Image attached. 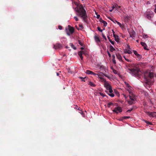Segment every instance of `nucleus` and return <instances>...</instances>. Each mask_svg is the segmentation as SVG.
<instances>
[{
	"label": "nucleus",
	"instance_id": "f257e3e1",
	"mask_svg": "<svg viewBox=\"0 0 156 156\" xmlns=\"http://www.w3.org/2000/svg\"><path fill=\"white\" fill-rule=\"evenodd\" d=\"M126 71L133 76H137L139 75L140 69L134 64H129L126 66Z\"/></svg>",
	"mask_w": 156,
	"mask_h": 156
},
{
	"label": "nucleus",
	"instance_id": "f03ea898",
	"mask_svg": "<svg viewBox=\"0 0 156 156\" xmlns=\"http://www.w3.org/2000/svg\"><path fill=\"white\" fill-rule=\"evenodd\" d=\"M78 7L80 9L76 10V12L78 13V16H80L84 22H86L87 21L88 17L86 10L82 4H79Z\"/></svg>",
	"mask_w": 156,
	"mask_h": 156
},
{
	"label": "nucleus",
	"instance_id": "7ed1b4c3",
	"mask_svg": "<svg viewBox=\"0 0 156 156\" xmlns=\"http://www.w3.org/2000/svg\"><path fill=\"white\" fill-rule=\"evenodd\" d=\"M144 77L145 83L149 84L151 79L154 77L153 73L149 70L145 71L144 73Z\"/></svg>",
	"mask_w": 156,
	"mask_h": 156
},
{
	"label": "nucleus",
	"instance_id": "20e7f679",
	"mask_svg": "<svg viewBox=\"0 0 156 156\" xmlns=\"http://www.w3.org/2000/svg\"><path fill=\"white\" fill-rule=\"evenodd\" d=\"M127 90L128 91L129 94V97L130 99L132 101H135L136 100V97L129 90V89H128Z\"/></svg>",
	"mask_w": 156,
	"mask_h": 156
},
{
	"label": "nucleus",
	"instance_id": "39448f33",
	"mask_svg": "<svg viewBox=\"0 0 156 156\" xmlns=\"http://www.w3.org/2000/svg\"><path fill=\"white\" fill-rule=\"evenodd\" d=\"M69 32H67V34L68 35H70L71 34L73 33L74 31V29L73 27H71L70 25L68 26Z\"/></svg>",
	"mask_w": 156,
	"mask_h": 156
},
{
	"label": "nucleus",
	"instance_id": "423d86ee",
	"mask_svg": "<svg viewBox=\"0 0 156 156\" xmlns=\"http://www.w3.org/2000/svg\"><path fill=\"white\" fill-rule=\"evenodd\" d=\"M99 73H97L96 75H97V76H98L99 78L100 79H101L102 78H103L102 77L103 76V75H104L105 76L107 77L108 78H109V79L110 78L109 76H108L106 74L104 73H102L101 72H99Z\"/></svg>",
	"mask_w": 156,
	"mask_h": 156
},
{
	"label": "nucleus",
	"instance_id": "0eeeda50",
	"mask_svg": "<svg viewBox=\"0 0 156 156\" xmlns=\"http://www.w3.org/2000/svg\"><path fill=\"white\" fill-rule=\"evenodd\" d=\"M99 68L100 69L101 71H102L104 73H106L108 71L107 67L103 65L100 66Z\"/></svg>",
	"mask_w": 156,
	"mask_h": 156
},
{
	"label": "nucleus",
	"instance_id": "6e6552de",
	"mask_svg": "<svg viewBox=\"0 0 156 156\" xmlns=\"http://www.w3.org/2000/svg\"><path fill=\"white\" fill-rule=\"evenodd\" d=\"M53 48L55 49H60L62 48V46L59 43H56L54 45Z\"/></svg>",
	"mask_w": 156,
	"mask_h": 156
},
{
	"label": "nucleus",
	"instance_id": "1a4fd4ad",
	"mask_svg": "<svg viewBox=\"0 0 156 156\" xmlns=\"http://www.w3.org/2000/svg\"><path fill=\"white\" fill-rule=\"evenodd\" d=\"M122 111L121 107H116L114 110H112V111L114 112L118 113V111L119 112H121Z\"/></svg>",
	"mask_w": 156,
	"mask_h": 156
},
{
	"label": "nucleus",
	"instance_id": "9d476101",
	"mask_svg": "<svg viewBox=\"0 0 156 156\" xmlns=\"http://www.w3.org/2000/svg\"><path fill=\"white\" fill-rule=\"evenodd\" d=\"M154 13L152 12H150L149 13L147 14L146 17L147 18L150 20L153 17Z\"/></svg>",
	"mask_w": 156,
	"mask_h": 156
},
{
	"label": "nucleus",
	"instance_id": "9b49d317",
	"mask_svg": "<svg viewBox=\"0 0 156 156\" xmlns=\"http://www.w3.org/2000/svg\"><path fill=\"white\" fill-rule=\"evenodd\" d=\"M131 37L133 38L135 37V32L133 30H131L128 31Z\"/></svg>",
	"mask_w": 156,
	"mask_h": 156
},
{
	"label": "nucleus",
	"instance_id": "f8f14e48",
	"mask_svg": "<svg viewBox=\"0 0 156 156\" xmlns=\"http://www.w3.org/2000/svg\"><path fill=\"white\" fill-rule=\"evenodd\" d=\"M147 114L150 116L152 117H156V112H148Z\"/></svg>",
	"mask_w": 156,
	"mask_h": 156
},
{
	"label": "nucleus",
	"instance_id": "ddd939ff",
	"mask_svg": "<svg viewBox=\"0 0 156 156\" xmlns=\"http://www.w3.org/2000/svg\"><path fill=\"white\" fill-rule=\"evenodd\" d=\"M86 73L88 74L93 75L95 76L96 75V73H95L92 71L89 70H87Z\"/></svg>",
	"mask_w": 156,
	"mask_h": 156
},
{
	"label": "nucleus",
	"instance_id": "4468645a",
	"mask_svg": "<svg viewBox=\"0 0 156 156\" xmlns=\"http://www.w3.org/2000/svg\"><path fill=\"white\" fill-rule=\"evenodd\" d=\"M104 86L106 87L107 90L109 89V88L110 89V87H112L110 84L108 83H104Z\"/></svg>",
	"mask_w": 156,
	"mask_h": 156
},
{
	"label": "nucleus",
	"instance_id": "2eb2a0df",
	"mask_svg": "<svg viewBox=\"0 0 156 156\" xmlns=\"http://www.w3.org/2000/svg\"><path fill=\"white\" fill-rule=\"evenodd\" d=\"M116 56L117 57V58L120 61H122V58L121 56V55L119 53H118L116 54Z\"/></svg>",
	"mask_w": 156,
	"mask_h": 156
},
{
	"label": "nucleus",
	"instance_id": "dca6fc26",
	"mask_svg": "<svg viewBox=\"0 0 156 156\" xmlns=\"http://www.w3.org/2000/svg\"><path fill=\"white\" fill-rule=\"evenodd\" d=\"M99 21H100V22L103 23L104 25V26L106 27V26H107V23L106 21L103 20L102 19V18H101L100 19Z\"/></svg>",
	"mask_w": 156,
	"mask_h": 156
},
{
	"label": "nucleus",
	"instance_id": "f3484780",
	"mask_svg": "<svg viewBox=\"0 0 156 156\" xmlns=\"http://www.w3.org/2000/svg\"><path fill=\"white\" fill-rule=\"evenodd\" d=\"M114 37L115 39V40L117 42L119 41V36L118 35H115V34H114Z\"/></svg>",
	"mask_w": 156,
	"mask_h": 156
},
{
	"label": "nucleus",
	"instance_id": "a211bd4d",
	"mask_svg": "<svg viewBox=\"0 0 156 156\" xmlns=\"http://www.w3.org/2000/svg\"><path fill=\"white\" fill-rule=\"evenodd\" d=\"M94 39L96 42L97 43L100 42V40L99 37L97 36H94Z\"/></svg>",
	"mask_w": 156,
	"mask_h": 156
},
{
	"label": "nucleus",
	"instance_id": "6ab92c4d",
	"mask_svg": "<svg viewBox=\"0 0 156 156\" xmlns=\"http://www.w3.org/2000/svg\"><path fill=\"white\" fill-rule=\"evenodd\" d=\"M124 53L125 54L128 53V54H131L132 53L131 51L129 50H128L127 49H125L124 50Z\"/></svg>",
	"mask_w": 156,
	"mask_h": 156
},
{
	"label": "nucleus",
	"instance_id": "aec40b11",
	"mask_svg": "<svg viewBox=\"0 0 156 156\" xmlns=\"http://www.w3.org/2000/svg\"><path fill=\"white\" fill-rule=\"evenodd\" d=\"M140 44L141 45L144 47V48L145 50H147V48L146 47L147 46V45L144 42H141Z\"/></svg>",
	"mask_w": 156,
	"mask_h": 156
},
{
	"label": "nucleus",
	"instance_id": "412c9836",
	"mask_svg": "<svg viewBox=\"0 0 156 156\" xmlns=\"http://www.w3.org/2000/svg\"><path fill=\"white\" fill-rule=\"evenodd\" d=\"M115 22L117 23V24L120 26V27L122 28H123L124 27V26L123 25H122L119 22L117 21L116 20L115 21Z\"/></svg>",
	"mask_w": 156,
	"mask_h": 156
},
{
	"label": "nucleus",
	"instance_id": "4be33fe9",
	"mask_svg": "<svg viewBox=\"0 0 156 156\" xmlns=\"http://www.w3.org/2000/svg\"><path fill=\"white\" fill-rule=\"evenodd\" d=\"M135 101L132 100H129L127 101L128 103L130 105H131L135 103L134 102Z\"/></svg>",
	"mask_w": 156,
	"mask_h": 156
},
{
	"label": "nucleus",
	"instance_id": "5701e85b",
	"mask_svg": "<svg viewBox=\"0 0 156 156\" xmlns=\"http://www.w3.org/2000/svg\"><path fill=\"white\" fill-rule=\"evenodd\" d=\"M112 62L114 64H116V62L115 59V57L114 55H112Z\"/></svg>",
	"mask_w": 156,
	"mask_h": 156
},
{
	"label": "nucleus",
	"instance_id": "b1692460",
	"mask_svg": "<svg viewBox=\"0 0 156 156\" xmlns=\"http://www.w3.org/2000/svg\"><path fill=\"white\" fill-rule=\"evenodd\" d=\"M109 48H110V51L111 52H113V51H114L115 50V49L111 45L110 46Z\"/></svg>",
	"mask_w": 156,
	"mask_h": 156
},
{
	"label": "nucleus",
	"instance_id": "393cba45",
	"mask_svg": "<svg viewBox=\"0 0 156 156\" xmlns=\"http://www.w3.org/2000/svg\"><path fill=\"white\" fill-rule=\"evenodd\" d=\"M105 92L110 96H111L112 97H113L114 96V94L112 93H111V94H109L108 93V91L106 90L105 91Z\"/></svg>",
	"mask_w": 156,
	"mask_h": 156
},
{
	"label": "nucleus",
	"instance_id": "a878e982",
	"mask_svg": "<svg viewBox=\"0 0 156 156\" xmlns=\"http://www.w3.org/2000/svg\"><path fill=\"white\" fill-rule=\"evenodd\" d=\"M108 38L109 40V41L113 45H114L115 44V41H112L110 39V37L108 36Z\"/></svg>",
	"mask_w": 156,
	"mask_h": 156
},
{
	"label": "nucleus",
	"instance_id": "bb28decb",
	"mask_svg": "<svg viewBox=\"0 0 156 156\" xmlns=\"http://www.w3.org/2000/svg\"><path fill=\"white\" fill-rule=\"evenodd\" d=\"M88 84L92 87H95L96 86L95 84L91 81L89 82Z\"/></svg>",
	"mask_w": 156,
	"mask_h": 156
},
{
	"label": "nucleus",
	"instance_id": "cd10ccee",
	"mask_svg": "<svg viewBox=\"0 0 156 156\" xmlns=\"http://www.w3.org/2000/svg\"><path fill=\"white\" fill-rule=\"evenodd\" d=\"M124 20H126L127 21H128L130 19V17L129 16H125L124 17Z\"/></svg>",
	"mask_w": 156,
	"mask_h": 156
},
{
	"label": "nucleus",
	"instance_id": "c85d7f7f",
	"mask_svg": "<svg viewBox=\"0 0 156 156\" xmlns=\"http://www.w3.org/2000/svg\"><path fill=\"white\" fill-rule=\"evenodd\" d=\"M70 46L72 48H73L74 49V50L76 49V47H75L74 45L72 43H70Z\"/></svg>",
	"mask_w": 156,
	"mask_h": 156
},
{
	"label": "nucleus",
	"instance_id": "c756f323",
	"mask_svg": "<svg viewBox=\"0 0 156 156\" xmlns=\"http://www.w3.org/2000/svg\"><path fill=\"white\" fill-rule=\"evenodd\" d=\"M78 44H80L81 46H83V44L81 40H78Z\"/></svg>",
	"mask_w": 156,
	"mask_h": 156
},
{
	"label": "nucleus",
	"instance_id": "7c9ffc66",
	"mask_svg": "<svg viewBox=\"0 0 156 156\" xmlns=\"http://www.w3.org/2000/svg\"><path fill=\"white\" fill-rule=\"evenodd\" d=\"M101 79V82H104V83H107L106 81V80L105 79L102 78Z\"/></svg>",
	"mask_w": 156,
	"mask_h": 156
},
{
	"label": "nucleus",
	"instance_id": "2f4dec72",
	"mask_svg": "<svg viewBox=\"0 0 156 156\" xmlns=\"http://www.w3.org/2000/svg\"><path fill=\"white\" fill-rule=\"evenodd\" d=\"M114 92L117 96H119V93L117 90H114Z\"/></svg>",
	"mask_w": 156,
	"mask_h": 156
},
{
	"label": "nucleus",
	"instance_id": "473e14b6",
	"mask_svg": "<svg viewBox=\"0 0 156 156\" xmlns=\"http://www.w3.org/2000/svg\"><path fill=\"white\" fill-rule=\"evenodd\" d=\"M136 56L138 59V60H140L142 57L139 54H138V55H137Z\"/></svg>",
	"mask_w": 156,
	"mask_h": 156
},
{
	"label": "nucleus",
	"instance_id": "72a5a7b5",
	"mask_svg": "<svg viewBox=\"0 0 156 156\" xmlns=\"http://www.w3.org/2000/svg\"><path fill=\"white\" fill-rule=\"evenodd\" d=\"M113 105V103L112 102H110L108 104L107 106L108 108H110V106Z\"/></svg>",
	"mask_w": 156,
	"mask_h": 156
},
{
	"label": "nucleus",
	"instance_id": "f704fd0d",
	"mask_svg": "<svg viewBox=\"0 0 156 156\" xmlns=\"http://www.w3.org/2000/svg\"><path fill=\"white\" fill-rule=\"evenodd\" d=\"M112 71L113 73L115 74H118V72L115 69H112Z\"/></svg>",
	"mask_w": 156,
	"mask_h": 156
},
{
	"label": "nucleus",
	"instance_id": "c9c22d12",
	"mask_svg": "<svg viewBox=\"0 0 156 156\" xmlns=\"http://www.w3.org/2000/svg\"><path fill=\"white\" fill-rule=\"evenodd\" d=\"M108 18L112 21L114 23H116V22H115V20H113L110 17H108Z\"/></svg>",
	"mask_w": 156,
	"mask_h": 156
},
{
	"label": "nucleus",
	"instance_id": "e433bc0d",
	"mask_svg": "<svg viewBox=\"0 0 156 156\" xmlns=\"http://www.w3.org/2000/svg\"><path fill=\"white\" fill-rule=\"evenodd\" d=\"M83 51H80L78 52V54L79 55H83Z\"/></svg>",
	"mask_w": 156,
	"mask_h": 156
},
{
	"label": "nucleus",
	"instance_id": "4c0bfd02",
	"mask_svg": "<svg viewBox=\"0 0 156 156\" xmlns=\"http://www.w3.org/2000/svg\"><path fill=\"white\" fill-rule=\"evenodd\" d=\"M108 90H109V92L111 93L113 92L112 87H110V88H109V89H108Z\"/></svg>",
	"mask_w": 156,
	"mask_h": 156
},
{
	"label": "nucleus",
	"instance_id": "58836bf2",
	"mask_svg": "<svg viewBox=\"0 0 156 156\" xmlns=\"http://www.w3.org/2000/svg\"><path fill=\"white\" fill-rule=\"evenodd\" d=\"M145 122L147 124H148V125H152V123L151 122H148L147 121H145Z\"/></svg>",
	"mask_w": 156,
	"mask_h": 156
},
{
	"label": "nucleus",
	"instance_id": "ea45409f",
	"mask_svg": "<svg viewBox=\"0 0 156 156\" xmlns=\"http://www.w3.org/2000/svg\"><path fill=\"white\" fill-rule=\"evenodd\" d=\"M80 78L82 80V81H85V79H86V77H80Z\"/></svg>",
	"mask_w": 156,
	"mask_h": 156
},
{
	"label": "nucleus",
	"instance_id": "a19ab883",
	"mask_svg": "<svg viewBox=\"0 0 156 156\" xmlns=\"http://www.w3.org/2000/svg\"><path fill=\"white\" fill-rule=\"evenodd\" d=\"M73 3H74V4L76 5L77 7H78L79 6V4L77 2H73Z\"/></svg>",
	"mask_w": 156,
	"mask_h": 156
},
{
	"label": "nucleus",
	"instance_id": "79ce46f5",
	"mask_svg": "<svg viewBox=\"0 0 156 156\" xmlns=\"http://www.w3.org/2000/svg\"><path fill=\"white\" fill-rule=\"evenodd\" d=\"M133 52L134 54L136 56L137 55H138L139 54L136 51H133Z\"/></svg>",
	"mask_w": 156,
	"mask_h": 156
},
{
	"label": "nucleus",
	"instance_id": "37998d69",
	"mask_svg": "<svg viewBox=\"0 0 156 156\" xmlns=\"http://www.w3.org/2000/svg\"><path fill=\"white\" fill-rule=\"evenodd\" d=\"M98 30L100 32H102V30L101 29L100 27H98L97 28Z\"/></svg>",
	"mask_w": 156,
	"mask_h": 156
},
{
	"label": "nucleus",
	"instance_id": "c03bdc74",
	"mask_svg": "<svg viewBox=\"0 0 156 156\" xmlns=\"http://www.w3.org/2000/svg\"><path fill=\"white\" fill-rule=\"evenodd\" d=\"M123 118L124 119H127L129 118H130V116H124Z\"/></svg>",
	"mask_w": 156,
	"mask_h": 156
},
{
	"label": "nucleus",
	"instance_id": "a18cd8bd",
	"mask_svg": "<svg viewBox=\"0 0 156 156\" xmlns=\"http://www.w3.org/2000/svg\"><path fill=\"white\" fill-rule=\"evenodd\" d=\"M102 36L103 37V38L105 39V40H106V37L105 36V35L104 34H103L102 33Z\"/></svg>",
	"mask_w": 156,
	"mask_h": 156
},
{
	"label": "nucleus",
	"instance_id": "49530a36",
	"mask_svg": "<svg viewBox=\"0 0 156 156\" xmlns=\"http://www.w3.org/2000/svg\"><path fill=\"white\" fill-rule=\"evenodd\" d=\"M143 37L144 38H146L148 37L147 35L144 34L143 35Z\"/></svg>",
	"mask_w": 156,
	"mask_h": 156
},
{
	"label": "nucleus",
	"instance_id": "de8ad7c7",
	"mask_svg": "<svg viewBox=\"0 0 156 156\" xmlns=\"http://www.w3.org/2000/svg\"><path fill=\"white\" fill-rule=\"evenodd\" d=\"M126 85L127 87L129 88V89H130V88L131 87L129 86V84L128 83H126Z\"/></svg>",
	"mask_w": 156,
	"mask_h": 156
},
{
	"label": "nucleus",
	"instance_id": "09e8293b",
	"mask_svg": "<svg viewBox=\"0 0 156 156\" xmlns=\"http://www.w3.org/2000/svg\"><path fill=\"white\" fill-rule=\"evenodd\" d=\"M100 94V95L103 97H105V96H106L105 94L103 93H101Z\"/></svg>",
	"mask_w": 156,
	"mask_h": 156
},
{
	"label": "nucleus",
	"instance_id": "8fccbe9b",
	"mask_svg": "<svg viewBox=\"0 0 156 156\" xmlns=\"http://www.w3.org/2000/svg\"><path fill=\"white\" fill-rule=\"evenodd\" d=\"M74 19L76 21H78V19L77 17L76 16H74Z\"/></svg>",
	"mask_w": 156,
	"mask_h": 156
},
{
	"label": "nucleus",
	"instance_id": "3c124183",
	"mask_svg": "<svg viewBox=\"0 0 156 156\" xmlns=\"http://www.w3.org/2000/svg\"><path fill=\"white\" fill-rule=\"evenodd\" d=\"M59 29L60 30H62V27L61 26H58V27Z\"/></svg>",
	"mask_w": 156,
	"mask_h": 156
},
{
	"label": "nucleus",
	"instance_id": "603ef678",
	"mask_svg": "<svg viewBox=\"0 0 156 156\" xmlns=\"http://www.w3.org/2000/svg\"><path fill=\"white\" fill-rule=\"evenodd\" d=\"M79 27L80 28H81L82 29L83 28V26L81 24H80L79 25Z\"/></svg>",
	"mask_w": 156,
	"mask_h": 156
},
{
	"label": "nucleus",
	"instance_id": "864d4df0",
	"mask_svg": "<svg viewBox=\"0 0 156 156\" xmlns=\"http://www.w3.org/2000/svg\"><path fill=\"white\" fill-rule=\"evenodd\" d=\"M107 53H108V54L109 57H111V54H110V53H109V52L108 51Z\"/></svg>",
	"mask_w": 156,
	"mask_h": 156
},
{
	"label": "nucleus",
	"instance_id": "5fc2aeb1",
	"mask_svg": "<svg viewBox=\"0 0 156 156\" xmlns=\"http://www.w3.org/2000/svg\"><path fill=\"white\" fill-rule=\"evenodd\" d=\"M115 7H116V8H117V9H119V8H120V6H118V5H115Z\"/></svg>",
	"mask_w": 156,
	"mask_h": 156
},
{
	"label": "nucleus",
	"instance_id": "6e6d98bb",
	"mask_svg": "<svg viewBox=\"0 0 156 156\" xmlns=\"http://www.w3.org/2000/svg\"><path fill=\"white\" fill-rule=\"evenodd\" d=\"M133 110V108H131L130 109H129L128 110L127 112H131V111H132V110Z\"/></svg>",
	"mask_w": 156,
	"mask_h": 156
},
{
	"label": "nucleus",
	"instance_id": "4d7b16f0",
	"mask_svg": "<svg viewBox=\"0 0 156 156\" xmlns=\"http://www.w3.org/2000/svg\"><path fill=\"white\" fill-rule=\"evenodd\" d=\"M100 17V15H97V19H99Z\"/></svg>",
	"mask_w": 156,
	"mask_h": 156
},
{
	"label": "nucleus",
	"instance_id": "13d9d810",
	"mask_svg": "<svg viewBox=\"0 0 156 156\" xmlns=\"http://www.w3.org/2000/svg\"><path fill=\"white\" fill-rule=\"evenodd\" d=\"M80 58H81V60H82L83 59V57L82 56V55H79Z\"/></svg>",
	"mask_w": 156,
	"mask_h": 156
},
{
	"label": "nucleus",
	"instance_id": "bf43d9fd",
	"mask_svg": "<svg viewBox=\"0 0 156 156\" xmlns=\"http://www.w3.org/2000/svg\"><path fill=\"white\" fill-rule=\"evenodd\" d=\"M127 48L128 49H130V46L129 45H127Z\"/></svg>",
	"mask_w": 156,
	"mask_h": 156
},
{
	"label": "nucleus",
	"instance_id": "052dcab7",
	"mask_svg": "<svg viewBox=\"0 0 156 156\" xmlns=\"http://www.w3.org/2000/svg\"><path fill=\"white\" fill-rule=\"evenodd\" d=\"M125 59L126 61H127L128 62H129L130 61V60H129L126 58H125Z\"/></svg>",
	"mask_w": 156,
	"mask_h": 156
},
{
	"label": "nucleus",
	"instance_id": "680f3d73",
	"mask_svg": "<svg viewBox=\"0 0 156 156\" xmlns=\"http://www.w3.org/2000/svg\"><path fill=\"white\" fill-rule=\"evenodd\" d=\"M82 115L83 114V112L82 111H80V112H79Z\"/></svg>",
	"mask_w": 156,
	"mask_h": 156
},
{
	"label": "nucleus",
	"instance_id": "e2e57ef3",
	"mask_svg": "<svg viewBox=\"0 0 156 156\" xmlns=\"http://www.w3.org/2000/svg\"><path fill=\"white\" fill-rule=\"evenodd\" d=\"M124 96L125 98V99L127 98L126 95H124Z\"/></svg>",
	"mask_w": 156,
	"mask_h": 156
},
{
	"label": "nucleus",
	"instance_id": "0e129e2a",
	"mask_svg": "<svg viewBox=\"0 0 156 156\" xmlns=\"http://www.w3.org/2000/svg\"><path fill=\"white\" fill-rule=\"evenodd\" d=\"M115 7H115V6H113L112 7V9H114L115 8Z\"/></svg>",
	"mask_w": 156,
	"mask_h": 156
},
{
	"label": "nucleus",
	"instance_id": "69168bd1",
	"mask_svg": "<svg viewBox=\"0 0 156 156\" xmlns=\"http://www.w3.org/2000/svg\"><path fill=\"white\" fill-rule=\"evenodd\" d=\"M80 49L82 50L84 49V48L83 47H81L80 48Z\"/></svg>",
	"mask_w": 156,
	"mask_h": 156
},
{
	"label": "nucleus",
	"instance_id": "338daca9",
	"mask_svg": "<svg viewBox=\"0 0 156 156\" xmlns=\"http://www.w3.org/2000/svg\"><path fill=\"white\" fill-rule=\"evenodd\" d=\"M56 74H57V76H58L59 75V73H57Z\"/></svg>",
	"mask_w": 156,
	"mask_h": 156
},
{
	"label": "nucleus",
	"instance_id": "774afa93",
	"mask_svg": "<svg viewBox=\"0 0 156 156\" xmlns=\"http://www.w3.org/2000/svg\"><path fill=\"white\" fill-rule=\"evenodd\" d=\"M154 12L156 13V8H155V9L154 10Z\"/></svg>",
	"mask_w": 156,
	"mask_h": 156
}]
</instances>
